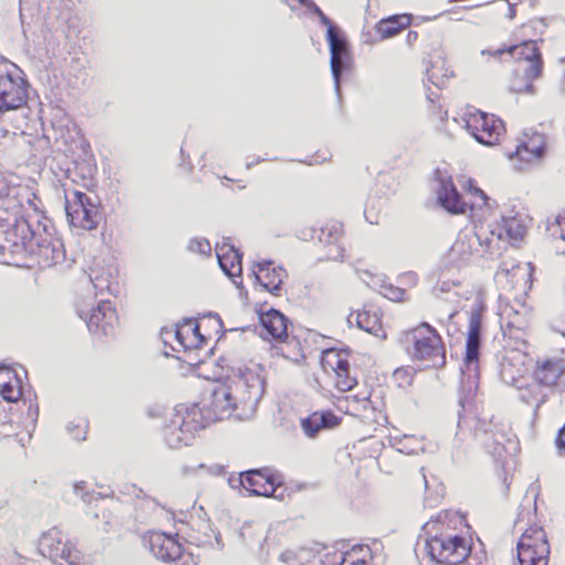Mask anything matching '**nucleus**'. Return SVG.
I'll return each instance as SVG.
<instances>
[{
    "mask_svg": "<svg viewBox=\"0 0 565 565\" xmlns=\"http://www.w3.org/2000/svg\"><path fill=\"white\" fill-rule=\"evenodd\" d=\"M265 387V379L256 370L220 358L214 367V420L253 414Z\"/></svg>",
    "mask_w": 565,
    "mask_h": 565,
    "instance_id": "obj_1",
    "label": "nucleus"
},
{
    "mask_svg": "<svg viewBox=\"0 0 565 565\" xmlns=\"http://www.w3.org/2000/svg\"><path fill=\"white\" fill-rule=\"evenodd\" d=\"M451 523L452 520L443 513L427 523L428 537L425 548L428 556L441 565L475 564L470 542L458 534Z\"/></svg>",
    "mask_w": 565,
    "mask_h": 565,
    "instance_id": "obj_2",
    "label": "nucleus"
},
{
    "mask_svg": "<svg viewBox=\"0 0 565 565\" xmlns=\"http://www.w3.org/2000/svg\"><path fill=\"white\" fill-rule=\"evenodd\" d=\"M508 277L511 295L507 294L500 300V327L504 337L523 341V337L530 329L531 309L524 301L519 300L518 291L525 295L530 289V275L521 268H513L508 273Z\"/></svg>",
    "mask_w": 565,
    "mask_h": 565,
    "instance_id": "obj_3",
    "label": "nucleus"
},
{
    "mask_svg": "<svg viewBox=\"0 0 565 565\" xmlns=\"http://www.w3.org/2000/svg\"><path fill=\"white\" fill-rule=\"evenodd\" d=\"M399 342L413 362L426 369H441L447 363L445 341L438 330L428 322L404 330Z\"/></svg>",
    "mask_w": 565,
    "mask_h": 565,
    "instance_id": "obj_4",
    "label": "nucleus"
},
{
    "mask_svg": "<svg viewBox=\"0 0 565 565\" xmlns=\"http://www.w3.org/2000/svg\"><path fill=\"white\" fill-rule=\"evenodd\" d=\"M13 227L7 232L11 247L22 248L36 258L41 267H51L64 258L62 244L45 231L36 232L24 218L17 216L12 220Z\"/></svg>",
    "mask_w": 565,
    "mask_h": 565,
    "instance_id": "obj_5",
    "label": "nucleus"
},
{
    "mask_svg": "<svg viewBox=\"0 0 565 565\" xmlns=\"http://www.w3.org/2000/svg\"><path fill=\"white\" fill-rule=\"evenodd\" d=\"M174 338L183 350L182 355L177 356L181 375H195L209 380L207 372L203 370L212 358V348L207 347V340L200 332V326L195 319H184L175 324Z\"/></svg>",
    "mask_w": 565,
    "mask_h": 565,
    "instance_id": "obj_6",
    "label": "nucleus"
},
{
    "mask_svg": "<svg viewBox=\"0 0 565 565\" xmlns=\"http://www.w3.org/2000/svg\"><path fill=\"white\" fill-rule=\"evenodd\" d=\"M211 419L210 406H200L199 404L180 406L175 408L169 423L164 425L163 439L171 448L186 446L201 430H205L210 426Z\"/></svg>",
    "mask_w": 565,
    "mask_h": 565,
    "instance_id": "obj_7",
    "label": "nucleus"
},
{
    "mask_svg": "<svg viewBox=\"0 0 565 565\" xmlns=\"http://www.w3.org/2000/svg\"><path fill=\"white\" fill-rule=\"evenodd\" d=\"M551 141L548 135L539 128H527L516 138L514 147L507 149L504 156L518 171H525L540 164L548 154Z\"/></svg>",
    "mask_w": 565,
    "mask_h": 565,
    "instance_id": "obj_8",
    "label": "nucleus"
},
{
    "mask_svg": "<svg viewBox=\"0 0 565 565\" xmlns=\"http://www.w3.org/2000/svg\"><path fill=\"white\" fill-rule=\"evenodd\" d=\"M494 247V231H488L483 224L475 223L473 231H459L449 249V257L458 266L467 265L481 253H493Z\"/></svg>",
    "mask_w": 565,
    "mask_h": 565,
    "instance_id": "obj_9",
    "label": "nucleus"
},
{
    "mask_svg": "<svg viewBox=\"0 0 565 565\" xmlns=\"http://www.w3.org/2000/svg\"><path fill=\"white\" fill-rule=\"evenodd\" d=\"M320 364L335 391L347 393L358 386L356 371L351 362L349 350L327 349L321 353Z\"/></svg>",
    "mask_w": 565,
    "mask_h": 565,
    "instance_id": "obj_10",
    "label": "nucleus"
},
{
    "mask_svg": "<svg viewBox=\"0 0 565 565\" xmlns=\"http://www.w3.org/2000/svg\"><path fill=\"white\" fill-rule=\"evenodd\" d=\"M347 413L359 418L363 424L376 427L387 423L385 403L379 394L366 392L347 396Z\"/></svg>",
    "mask_w": 565,
    "mask_h": 565,
    "instance_id": "obj_11",
    "label": "nucleus"
},
{
    "mask_svg": "<svg viewBox=\"0 0 565 565\" xmlns=\"http://www.w3.org/2000/svg\"><path fill=\"white\" fill-rule=\"evenodd\" d=\"M462 119L466 129L482 145H498L505 134L503 120L493 114L472 109L466 111Z\"/></svg>",
    "mask_w": 565,
    "mask_h": 565,
    "instance_id": "obj_12",
    "label": "nucleus"
},
{
    "mask_svg": "<svg viewBox=\"0 0 565 565\" xmlns=\"http://www.w3.org/2000/svg\"><path fill=\"white\" fill-rule=\"evenodd\" d=\"M550 542L543 526L532 524L524 530L518 543V558L521 565H547Z\"/></svg>",
    "mask_w": 565,
    "mask_h": 565,
    "instance_id": "obj_13",
    "label": "nucleus"
},
{
    "mask_svg": "<svg viewBox=\"0 0 565 565\" xmlns=\"http://www.w3.org/2000/svg\"><path fill=\"white\" fill-rule=\"evenodd\" d=\"M76 309L89 332L95 335H111L119 326L117 309L110 300H102L87 312L84 310L83 302L78 301Z\"/></svg>",
    "mask_w": 565,
    "mask_h": 565,
    "instance_id": "obj_14",
    "label": "nucleus"
},
{
    "mask_svg": "<svg viewBox=\"0 0 565 565\" xmlns=\"http://www.w3.org/2000/svg\"><path fill=\"white\" fill-rule=\"evenodd\" d=\"M65 209L68 222L73 227L92 231L98 226L99 206L86 193L79 190L73 191L72 198L66 199Z\"/></svg>",
    "mask_w": 565,
    "mask_h": 565,
    "instance_id": "obj_15",
    "label": "nucleus"
},
{
    "mask_svg": "<svg viewBox=\"0 0 565 565\" xmlns=\"http://www.w3.org/2000/svg\"><path fill=\"white\" fill-rule=\"evenodd\" d=\"M28 103L26 82L13 65L0 74V114L22 108Z\"/></svg>",
    "mask_w": 565,
    "mask_h": 565,
    "instance_id": "obj_16",
    "label": "nucleus"
},
{
    "mask_svg": "<svg viewBox=\"0 0 565 565\" xmlns=\"http://www.w3.org/2000/svg\"><path fill=\"white\" fill-rule=\"evenodd\" d=\"M239 482L250 495L273 498L282 484V477L277 470L264 467L241 472Z\"/></svg>",
    "mask_w": 565,
    "mask_h": 565,
    "instance_id": "obj_17",
    "label": "nucleus"
},
{
    "mask_svg": "<svg viewBox=\"0 0 565 565\" xmlns=\"http://www.w3.org/2000/svg\"><path fill=\"white\" fill-rule=\"evenodd\" d=\"M482 55L502 60L509 55L514 66L537 65L544 66L543 55L535 40H522L520 43L503 45L495 50H483Z\"/></svg>",
    "mask_w": 565,
    "mask_h": 565,
    "instance_id": "obj_18",
    "label": "nucleus"
},
{
    "mask_svg": "<svg viewBox=\"0 0 565 565\" xmlns=\"http://www.w3.org/2000/svg\"><path fill=\"white\" fill-rule=\"evenodd\" d=\"M143 541L151 554L162 562L175 559L183 547L178 534H168L163 531H149L145 534Z\"/></svg>",
    "mask_w": 565,
    "mask_h": 565,
    "instance_id": "obj_19",
    "label": "nucleus"
},
{
    "mask_svg": "<svg viewBox=\"0 0 565 565\" xmlns=\"http://www.w3.org/2000/svg\"><path fill=\"white\" fill-rule=\"evenodd\" d=\"M544 66L527 65L514 66L509 79V90L518 95H534L536 93L535 82L543 75Z\"/></svg>",
    "mask_w": 565,
    "mask_h": 565,
    "instance_id": "obj_20",
    "label": "nucleus"
},
{
    "mask_svg": "<svg viewBox=\"0 0 565 565\" xmlns=\"http://www.w3.org/2000/svg\"><path fill=\"white\" fill-rule=\"evenodd\" d=\"M253 275L256 281L271 295L278 296L287 271L281 266H277L271 260H260L253 265Z\"/></svg>",
    "mask_w": 565,
    "mask_h": 565,
    "instance_id": "obj_21",
    "label": "nucleus"
},
{
    "mask_svg": "<svg viewBox=\"0 0 565 565\" xmlns=\"http://www.w3.org/2000/svg\"><path fill=\"white\" fill-rule=\"evenodd\" d=\"M327 39L331 53V71L338 84L342 71L348 68L351 63V53L347 40L339 34L335 26H330V30L327 32Z\"/></svg>",
    "mask_w": 565,
    "mask_h": 565,
    "instance_id": "obj_22",
    "label": "nucleus"
},
{
    "mask_svg": "<svg viewBox=\"0 0 565 565\" xmlns=\"http://www.w3.org/2000/svg\"><path fill=\"white\" fill-rule=\"evenodd\" d=\"M373 552L369 545L356 544L344 552L324 555L321 565H373Z\"/></svg>",
    "mask_w": 565,
    "mask_h": 565,
    "instance_id": "obj_23",
    "label": "nucleus"
},
{
    "mask_svg": "<svg viewBox=\"0 0 565 565\" xmlns=\"http://www.w3.org/2000/svg\"><path fill=\"white\" fill-rule=\"evenodd\" d=\"M436 195L439 204L451 214L467 213V202L457 190L450 177H441L438 179Z\"/></svg>",
    "mask_w": 565,
    "mask_h": 565,
    "instance_id": "obj_24",
    "label": "nucleus"
},
{
    "mask_svg": "<svg viewBox=\"0 0 565 565\" xmlns=\"http://www.w3.org/2000/svg\"><path fill=\"white\" fill-rule=\"evenodd\" d=\"M489 231H494V252L501 249V243L514 244L523 239L526 227L518 217H502Z\"/></svg>",
    "mask_w": 565,
    "mask_h": 565,
    "instance_id": "obj_25",
    "label": "nucleus"
},
{
    "mask_svg": "<svg viewBox=\"0 0 565 565\" xmlns=\"http://www.w3.org/2000/svg\"><path fill=\"white\" fill-rule=\"evenodd\" d=\"M462 189L469 198L467 212L469 211L472 222L482 224L491 213L489 198L480 188L477 186L476 181L472 179H468L462 184Z\"/></svg>",
    "mask_w": 565,
    "mask_h": 565,
    "instance_id": "obj_26",
    "label": "nucleus"
},
{
    "mask_svg": "<svg viewBox=\"0 0 565 565\" xmlns=\"http://www.w3.org/2000/svg\"><path fill=\"white\" fill-rule=\"evenodd\" d=\"M84 157L74 160L73 166L67 169L70 179L85 189H90L94 185V179L97 171L95 160L88 153V145L81 143Z\"/></svg>",
    "mask_w": 565,
    "mask_h": 565,
    "instance_id": "obj_27",
    "label": "nucleus"
},
{
    "mask_svg": "<svg viewBox=\"0 0 565 565\" xmlns=\"http://www.w3.org/2000/svg\"><path fill=\"white\" fill-rule=\"evenodd\" d=\"M262 337L268 341L277 342L286 339L288 334V318L276 309L263 312L259 317Z\"/></svg>",
    "mask_w": 565,
    "mask_h": 565,
    "instance_id": "obj_28",
    "label": "nucleus"
},
{
    "mask_svg": "<svg viewBox=\"0 0 565 565\" xmlns=\"http://www.w3.org/2000/svg\"><path fill=\"white\" fill-rule=\"evenodd\" d=\"M22 202L19 190L0 175V222H10L21 214Z\"/></svg>",
    "mask_w": 565,
    "mask_h": 565,
    "instance_id": "obj_29",
    "label": "nucleus"
},
{
    "mask_svg": "<svg viewBox=\"0 0 565 565\" xmlns=\"http://www.w3.org/2000/svg\"><path fill=\"white\" fill-rule=\"evenodd\" d=\"M565 375V359L548 358L537 361L533 377L536 382L546 387H553L559 383Z\"/></svg>",
    "mask_w": 565,
    "mask_h": 565,
    "instance_id": "obj_30",
    "label": "nucleus"
},
{
    "mask_svg": "<svg viewBox=\"0 0 565 565\" xmlns=\"http://www.w3.org/2000/svg\"><path fill=\"white\" fill-rule=\"evenodd\" d=\"M217 263L222 271L230 278L241 277L242 255L238 249L230 242L223 241L215 247Z\"/></svg>",
    "mask_w": 565,
    "mask_h": 565,
    "instance_id": "obj_31",
    "label": "nucleus"
},
{
    "mask_svg": "<svg viewBox=\"0 0 565 565\" xmlns=\"http://www.w3.org/2000/svg\"><path fill=\"white\" fill-rule=\"evenodd\" d=\"M481 343V316L478 312H472L469 318L468 332L466 339V353L465 363L469 369H478L479 364V349Z\"/></svg>",
    "mask_w": 565,
    "mask_h": 565,
    "instance_id": "obj_32",
    "label": "nucleus"
},
{
    "mask_svg": "<svg viewBox=\"0 0 565 565\" xmlns=\"http://www.w3.org/2000/svg\"><path fill=\"white\" fill-rule=\"evenodd\" d=\"M342 418L332 411H316L301 419V428L308 437H316L322 429H332L341 424Z\"/></svg>",
    "mask_w": 565,
    "mask_h": 565,
    "instance_id": "obj_33",
    "label": "nucleus"
},
{
    "mask_svg": "<svg viewBox=\"0 0 565 565\" xmlns=\"http://www.w3.org/2000/svg\"><path fill=\"white\" fill-rule=\"evenodd\" d=\"M23 392L20 374L10 366L0 365V395L8 402H18Z\"/></svg>",
    "mask_w": 565,
    "mask_h": 565,
    "instance_id": "obj_34",
    "label": "nucleus"
},
{
    "mask_svg": "<svg viewBox=\"0 0 565 565\" xmlns=\"http://www.w3.org/2000/svg\"><path fill=\"white\" fill-rule=\"evenodd\" d=\"M316 237L324 246H335L337 255L333 257L342 256V248L340 243L344 236V228L342 222L330 218L326 220L318 228L315 230Z\"/></svg>",
    "mask_w": 565,
    "mask_h": 565,
    "instance_id": "obj_35",
    "label": "nucleus"
},
{
    "mask_svg": "<svg viewBox=\"0 0 565 565\" xmlns=\"http://www.w3.org/2000/svg\"><path fill=\"white\" fill-rule=\"evenodd\" d=\"M356 323L360 329L369 333L384 334L383 312L373 303L365 305L361 310H358Z\"/></svg>",
    "mask_w": 565,
    "mask_h": 565,
    "instance_id": "obj_36",
    "label": "nucleus"
},
{
    "mask_svg": "<svg viewBox=\"0 0 565 565\" xmlns=\"http://www.w3.org/2000/svg\"><path fill=\"white\" fill-rule=\"evenodd\" d=\"M412 21L411 14H393L381 19L374 29L381 40H387L401 34L412 24Z\"/></svg>",
    "mask_w": 565,
    "mask_h": 565,
    "instance_id": "obj_37",
    "label": "nucleus"
},
{
    "mask_svg": "<svg viewBox=\"0 0 565 565\" xmlns=\"http://www.w3.org/2000/svg\"><path fill=\"white\" fill-rule=\"evenodd\" d=\"M62 532L56 529H50L43 533L39 540V551L44 557L56 559L64 545Z\"/></svg>",
    "mask_w": 565,
    "mask_h": 565,
    "instance_id": "obj_38",
    "label": "nucleus"
},
{
    "mask_svg": "<svg viewBox=\"0 0 565 565\" xmlns=\"http://www.w3.org/2000/svg\"><path fill=\"white\" fill-rule=\"evenodd\" d=\"M543 386L544 385H541V383L536 382L533 377L532 382L516 385L519 397L526 404L540 407L546 401V394L543 390Z\"/></svg>",
    "mask_w": 565,
    "mask_h": 565,
    "instance_id": "obj_39",
    "label": "nucleus"
},
{
    "mask_svg": "<svg viewBox=\"0 0 565 565\" xmlns=\"http://www.w3.org/2000/svg\"><path fill=\"white\" fill-rule=\"evenodd\" d=\"M276 343V349L285 359L292 362H300L305 360L306 355L303 347L297 337H289V334H287L286 339L277 341Z\"/></svg>",
    "mask_w": 565,
    "mask_h": 565,
    "instance_id": "obj_40",
    "label": "nucleus"
},
{
    "mask_svg": "<svg viewBox=\"0 0 565 565\" xmlns=\"http://www.w3.org/2000/svg\"><path fill=\"white\" fill-rule=\"evenodd\" d=\"M58 558L63 559L67 565H87L88 564L86 556L71 541H66L64 543Z\"/></svg>",
    "mask_w": 565,
    "mask_h": 565,
    "instance_id": "obj_41",
    "label": "nucleus"
},
{
    "mask_svg": "<svg viewBox=\"0 0 565 565\" xmlns=\"http://www.w3.org/2000/svg\"><path fill=\"white\" fill-rule=\"evenodd\" d=\"M443 66L434 64L427 71L428 81L438 88L445 87L448 79L450 78L448 74L443 73Z\"/></svg>",
    "mask_w": 565,
    "mask_h": 565,
    "instance_id": "obj_42",
    "label": "nucleus"
},
{
    "mask_svg": "<svg viewBox=\"0 0 565 565\" xmlns=\"http://www.w3.org/2000/svg\"><path fill=\"white\" fill-rule=\"evenodd\" d=\"M558 237L554 238L556 253L565 254V212L556 217Z\"/></svg>",
    "mask_w": 565,
    "mask_h": 565,
    "instance_id": "obj_43",
    "label": "nucleus"
},
{
    "mask_svg": "<svg viewBox=\"0 0 565 565\" xmlns=\"http://www.w3.org/2000/svg\"><path fill=\"white\" fill-rule=\"evenodd\" d=\"M189 249L192 253L209 256L211 252V245L209 239H192L189 244Z\"/></svg>",
    "mask_w": 565,
    "mask_h": 565,
    "instance_id": "obj_44",
    "label": "nucleus"
},
{
    "mask_svg": "<svg viewBox=\"0 0 565 565\" xmlns=\"http://www.w3.org/2000/svg\"><path fill=\"white\" fill-rule=\"evenodd\" d=\"M494 4L502 11V17L507 20H513L516 17L515 4H512L509 0H498Z\"/></svg>",
    "mask_w": 565,
    "mask_h": 565,
    "instance_id": "obj_45",
    "label": "nucleus"
},
{
    "mask_svg": "<svg viewBox=\"0 0 565 565\" xmlns=\"http://www.w3.org/2000/svg\"><path fill=\"white\" fill-rule=\"evenodd\" d=\"M172 562H174V565H199L196 557L192 553L184 552L183 547L180 556L172 559Z\"/></svg>",
    "mask_w": 565,
    "mask_h": 565,
    "instance_id": "obj_46",
    "label": "nucleus"
},
{
    "mask_svg": "<svg viewBox=\"0 0 565 565\" xmlns=\"http://www.w3.org/2000/svg\"><path fill=\"white\" fill-rule=\"evenodd\" d=\"M405 371L397 370L393 379L398 386L405 387L412 384L413 374H405Z\"/></svg>",
    "mask_w": 565,
    "mask_h": 565,
    "instance_id": "obj_47",
    "label": "nucleus"
},
{
    "mask_svg": "<svg viewBox=\"0 0 565 565\" xmlns=\"http://www.w3.org/2000/svg\"><path fill=\"white\" fill-rule=\"evenodd\" d=\"M554 444L558 455L565 456V424L559 428Z\"/></svg>",
    "mask_w": 565,
    "mask_h": 565,
    "instance_id": "obj_48",
    "label": "nucleus"
},
{
    "mask_svg": "<svg viewBox=\"0 0 565 565\" xmlns=\"http://www.w3.org/2000/svg\"><path fill=\"white\" fill-rule=\"evenodd\" d=\"M118 525H119L118 520L116 518H113L104 523L102 531L104 533L116 532L118 529Z\"/></svg>",
    "mask_w": 565,
    "mask_h": 565,
    "instance_id": "obj_49",
    "label": "nucleus"
},
{
    "mask_svg": "<svg viewBox=\"0 0 565 565\" xmlns=\"http://www.w3.org/2000/svg\"><path fill=\"white\" fill-rule=\"evenodd\" d=\"M401 279L412 286H415L417 285L418 282V276L417 274L413 273V271H408V273H405L401 276Z\"/></svg>",
    "mask_w": 565,
    "mask_h": 565,
    "instance_id": "obj_50",
    "label": "nucleus"
},
{
    "mask_svg": "<svg viewBox=\"0 0 565 565\" xmlns=\"http://www.w3.org/2000/svg\"><path fill=\"white\" fill-rule=\"evenodd\" d=\"M418 40V32L409 30L406 34L405 41L408 45H414Z\"/></svg>",
    "mask_w": 565,
    "mask_h": 565,
    "instance_id": "obj_51",
    "label": "nucleus"
},
{
    "mask_svg": "<svg viewBox=\"0 0 565 565\" xmlns=\"http://www.w3.org/2000/svg\"><path fill=\"white\" fill-rule=\"evenodd\" d=\"M6 234L7 233H4V231H2L0 228V255L4 254V252L7 249L11 248L10 244L9 245L6 244V242L8 243V241H7L8 238H4Z\"/></svg>",
    "mask_w": 565,
    "mask_h": 565,
    "instance_id": "obj_52",
    "label": "nucleus"
},
{
    "mask_svg": "<svg viewBox=\"0 0 565 565\" xmlns=\"http://www.w3.org/2000/svg\"><path fill=\"white\" fill-rule=\"evenodd\" d=\"M213 318H214V319H217V320L220 321V323L222 324V320L220 319V317H218L217 315H215V313H214V315H213Z\"/></svg>",
    "mask_w": 565,
    "mask_h": 565,
    "instance_id": "obj_53",
    "label": "nucleus"
}]
</instances>
